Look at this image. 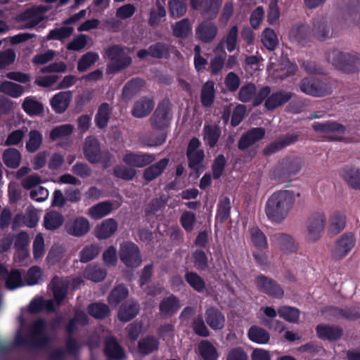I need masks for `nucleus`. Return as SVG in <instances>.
I'll use <instances>...</instances> for the list:
<instances>
[{
	"instance_id": "nucleus-49",
	"label": "nucleus",
	"mask_w": 360,
	"mask_h": 360,
	"mask_svg": "<svg viewBox=\"0 0 360 360\" xmlns=\"http://www.w3.org/2000/svg\"><path fill=\"white\" fill-rule=\"evenodd\" d=\"M74 32L72 27L62 26L59 28L51 30L46 36L47 40H59L68 38Z\"/></svg>"
},
{
	"instance_id": "nucleus-18",
	"label": "nucleus",
	"mask_w": 360,
	"mask_h": 360,
	"mask_svg": "<svg viewBox=\"0 0 360 360\" xmlns=\"http://www.w3.org/2000/svg\"><path fill=\"white\" fill-rule=\"evenodd\" d=\"M256 285L257 288L271 296L276 298H281L283 295V290L274 283L271 279H269L265 276H258L256 279Z\"/></svg>"
},
{
	"instance_id": "nucleus-62",
	"label": "nucleus",
	"mask_w": 360,
	"mask_h": 360,
	"mask_svg": "<svg viewBox=\"0 0 360 360\" xmlns=\"http://www.w3.org/2000/svg\"><path fill=\"white\" fill-rule=\"evenodd\" d=\"M251 239L257 248L263 249L266 247V238L257 226H254L251 229Z\"/></svg>"
},
{
	"instance_id": "nucleus-14",
	"label": "nucleus",
	"mask_w": 360,
	"mask_h": 360,
	"mask_svg": "<svg viewBox=\"0 0 360 360\" xmlns=\"http://www.w3.org/2000/svg\"><path fill=\"white\" fill-rule=\"evenodd\" d=\"M212 20L209 19L204 20L195 28L196 38L202 43H211L218 34V27Z\"/></svg>"
},
{
	"instance_id": "nucleus-64",
	"label": "nucleus",
	"mask_w": 360,
	"mask_h": 360,
	"mask_svg": "<svg viewBox=\"0 0 360 360\" xmlns=\"http://www.w3.org/2000/svg\"><path fill=\"white\" fill-rule=\"evenodd\" d=\"M89 314L97 319H102L109 314V309L107 305L104 304H93L89 307Z\"/></svg>"
},
{
	"instance_id": "nucleus-48",
	"label": "nucleus",
	"mask_w": 360,
	"mask_h": 360,
	"mask_svg": "<svg viewBox=\"0 0 360 360\" xmlns=\"http://www.w3.org/2000/svg\"><path fill=\"white\" fill-rule=\"evenodd\" d=\"M74 130V127L70 124H64L54 127L50 131L49 139L54 141L70 136Z\"/></svg>"
},
{
	"instance_id": "nucleus-54",
	"label": "nucleus",
	"mask_w": 360,
	"mask_h": 360,
	"mask_svg": "<svg viewBox=\"0 0 360 360\" xmlns=\"http://www.w3.org/2000/svg\"><path fill=\"white\" fill-rule=\"evenodd\" d=\"M256 86L255 84L250 82L248 83L240 89L238 93V99L243 103H248L253 100L256 94Z\"/></svg>"
},
{
	"instance_id": "nucleus-43",
	"label": "nucleus",
	"mask_w": 360,
	"mask_h": 360,
	"mask_svg": "<svg viewBox=\"0 0 360 360\" xmlns=\"http://www.w3.org/2000/svg\"><path fill=\"white\" fill-rule=\"evenodd\" d=\"M169 15L172 18H178L184 15L187 11L186 0H169L168 2Z\"/></svg>"
},
{
	"instance_id": "nucleus-33",
	"label": "nucleus",
	"mask_w": 360,
	"mask_h": 360,
	"mask_svg": "<svg viewBox=\"0 0 360 360\" xmlns=\"http://www.w3.org/2000/svg\"><path fill=\"white\" fill-rule=\"evenodd\" d=\"M316 333L319 338L328 340H335L342 335L338 328L323 324L316 326Z\"/></svg>"
},
{
	"instance_id": "nucleus-59",
	"label": "nucleus",
	"mask_w": 360,
	"mask_h": 360,
	"mask_svg": "<svg viewBox=\"0 0 360 360\" xmlns=\"http://www.w3.org/2000/svg\"><path fill=\"white\" fill-rule=\"evenodd\" d=\"M128 294V290L124 286L119 285L115 288L109 295V303L111 305L117 306L120 301L127 297Z\"/></svg>"
},
{
	"instance_id": "nucleus-55",
	"label": "nucleus",
	"mask_w": 360,
	"mask_h": 360,
	"mask_svg": "<svg viewBox=\"0 0 360 360\" xmlns=\"http://www.w3.org/2000/svg\"><path fill=\"white\" fill-rule=\"evenodd\" d=\"M226 166V160L224 155H218L212 165V177L219 179L223 174Z\"/></svg>"
},
{
	"instance_id": "nucleus-9",
	"label": "nucleus",
	"mask_w": 360,
	"mask_h": 360,
	"mask_svg": "<svg viewBox=\"0 0 360 360\" xmlns=\"http://www.w3.org/2000/svg\"><path fill=\"white\" fill-rule=\"evenodd\" d=\"M314 131L328 134L326 136L330 141H340L342 138L338 134L342 135L346 132V127L333 120H327L323 122H315L312 124Z\"/></svg>"
},
{
	"instance_id": "nucleus-26",
	"label": "nucleus",
	"mask_w": 360,
	"mask_h": 360,
	"mask_svg": "<svg viewBox=\"0 0 360 360\" xmlns=\"http://www.w3.org/2000/svg\"><path fill=\"white\" fill-rule=\"evenodd\" d=\"M39 219L38 212L34 209H28L25 213L15 215L11 225H37Z\"/></svg>"
},
{
	"instance_id": "nucleus-53",
	"label": "nucleus",
	"mask_w": 360,
	"mask_h": 360,
	"mask_svg": "<svg viewBox=\"0 0 360 360\" xmlns=\"http://www.w3.org/2000/svg\"><path fill=\"white\" fill-rule=\"evenodd\" d=\"M278 314L280 317L291 323H295L300 318V311L292 307L284 306L278 309Z\"/></svg>"
},
{
	"instance_id": "nucleus-40",
	"label": "nucleus",
	"mask_w": 360,
	"mask_h": 360,
	"mask_svg": "<svg viewBox=\"0 0 360 360\" xmlns=\"http://www.w3.org/2000/svg\"><path fill=\"white\" fill-rule=\"evenodd\" d=\"M43 141L42 134L37 129H32L28 134V139L25 143L26 150L29 153L37 151Z\"/></svg>"
},
{
	"instance_id": "nucleus-24",
	"label": "nucleus",
	"mask_w": 360,
	"mask_h": 360,
	"mask_svg": "<svg viewBox=\"0 0 360 360\" xmlns=\"http://www.w3.org/2000/svg\"><path fill=\"white\" fill-rule=\"evenodd\" d=\"M0 277L6 279V285L10 290H14L25 285L21 278L20 273L17 270L8 274L4 267L0 264Z\"/></svg>"
},
{
	"instance_id": "nucleus-5",
	"label": "nucleus",
	"mask_w": 360,
	"mask_h": 360,
	"mask_svg": "<svg viewBox=\"0 0 360 360\" xmlns=\"http://www.w3.org/2000/svg\"><path fill=\"white\" fill-rule=\"evenodd\" d=\"M328 62L335 68L345 72H355L360 70V58L355 54L344 53L338 49L326 55Z\"/></svg>"
},
{
	"instance_id": "nucleus-47",
	"label": "nucleus",
	"mask_w": 360,
	"mask_h": 360,
	"mask_svg": "<svg viewBox=\"0 0 360 360\" xmlns=\"http://www.w3.org/2000/svg\"><path fill=\"white\" fill-rule=\"evenodd\" d=\"M191 31V27L188 18H184L172 25L173 35L177 38H186Z\"/></svg>"
},
{
	"instance_id": "nucleus-22",
	"label": "nucleus",
	"mask_w": 360,
	"mask_h": 360,
	"mask_svg": "<svg viewBox=\"0 0 360 360\" xmlns=\"http://www.w3.org/2000/svg\"><path fill=\"white\" fill-rule=\"evenodd\" d=\"M155 106L153 99L142 97L135 102L132 109V115L137 118H142L148 116Z\"/></svg>"
},
{
	"instance_id": "nucleus-17",
	"label": "nucleus",
	"mask_w": 360,
	"mask_h": 360,
	"mask_svg": "<svg viewBox=\"0 0 360 360\" xmlns=\"http://www.w3.org/2000/svg\"><path fill=\"white\" fill-rule=\"evenodd\" d=\"M169 162V159L164 158L154 164L148 165V167L143 171V179L147 182H150L157 179L165 172Z\"/></svg>"
},
{
	"instance_id": "nucleus-44",
	"label": "nucleus",
	"mask_w": 360,
	"mask_h": 360,
	"mask_svg": "<svg viewBox=\"0 0 360 360\" xmlns=\"http://www.w3.org/2000/svg\"><path fill=\"white\" fill-rule=\"evenodd\" d=\"M167 139V132H160L158 135L147 133L141 138L142 143L148 147H156L163 144Z\"/></svg>"
},
{
	"instance_id": "nucleus-8",
	"label": "nucleus",
	"mask_w": 360,
	"mask_h": 360,
	"mask_svg": "<svg viewBox=\"0 0 360 360\" xmlns=\"http://www.w3.org/2000/svg\"><path fill=\"white\" fill-rule=\"evenodd\" d=\"M45 328V323L41 320H39L32 326L29 336L25 338L23 333L22 325H21L20 328L17 331L15 335V344L20 345L28 342L39 345L44 343L46 339Z\"/></svg>"
},
{
	"instance_id": "nucleus-42",
	"label": "nucleus",
	"mask_w": 360,
	"mask_h": 360,
	"mask_svg": "<svg viewBox=\"0 0 360 360\" xmlns=\"http://www.w3.org/2000/svg\"><path fill=\"white\" fill-rule=\"evenodd\" d=\"M312 33L319 40L323 41L333 36V32H330V27L327 23L323 20H315Z\"/></svg>"
},
{
	"instance_id": "nucleus-16",
	"label": "nucleus",
	"mask_w": 360,
	"mask_h": 360,
	"mask_svg": "<svg viewBox=\"0 0 360 360\" xmlns=\"http://www.w3.org/2000/svg\"><path fill=\"white\" fill-rule=\"evenodd\" d=\"M297 134H287L281 139L270 143L263 150V154L266 156H270L284 148L293 144L298 140Z\"/></svg>"
},
{
	"instance_id": "nucleus-57",
	"label": "nucleus",
	"mask_w": 360,
	"mask_h": 360,
	"mask_svg": "<svg viewBox=\"0 0 360 360\" xmlns=\"http://www.w3.org/2000/svg\"><path fill=\"white\" fill-rule=\"evenodd\" d=\"M185 279L190 286L197 292H201L205 288V283L204 280L195 273H186L185 275Z\"/></svg>"
},
{
	"instance_id": "nucleus-6",
	"label": "nucleus",
	"mask_w": 360,
	"mask_h": 360,
	"mask_svg": "<svg viewBox=\"0 0 360 360\" xmlns=\"http://www.w3.org/2000/svg\"><path fill=\"white\" fill-rule=\"evenodd\" d=\"M172 118L171 103L167 98L163 99L157 106L154 113L150 118L153 129L160 132H166Z\"/></svg>"
},
{
	"instance_id": "nucleus-19",
	"label": "nucleus",
	"mask_w": 360,
	"mask_h": 360,
	"mask_svg": "<svg viewBox=\"0 0 360 360\" xmlns=\"http://www.w3.org/2000/svg\"><path fill=\"white\" fill-rule=\"evenodd\" d=\"M221 129L217 124H205L202 129L205 144L210 148H214L221 137Z\"/></svg>"
},
{
	"instance_id": "nucleus-2",
	"label": "nucleus",
	"mask_w": 360,
	"mask_h": 360,
	"mask_svg": "<svg viewBox=\"0 0 360 360\" xmlns=\"http://www.w3.org/2000/svg\"><path fill=\"white\" fill-rule=\"evenodd\" d=\"M295 202V196L293 191H275L269 197L265 205L267 218L273 223H282L293 207Z\"/></svg>"
},
{
	"instance_id": "nucleus-39",
	"label": "nucleus",
	"mask_w": 360,
	"mask_h": 360,
	"mask_svg": "<svg viewBox=\"0 0 360 360\" xmlns=\"http://www.w3.org/2000/svg\"><path fill=\"white\" fill-rule=\"evenodd\" d=\"M231 209V200L229 197H222L217 205V212L216 214V221L224 224L230 217Z\"/></svg>"
},
{
	"instance_id": "nucleus-51",
	"label": "nucleus",
	"mask_w": 360,
	"mask_h": 360,
	"mask_svg": "<svg viewBox=\"0 0 360 360\" xmlns=\"http://www.w3.org/2000/svg\"><path fill=\"white\" fill-rule=\"evenodd\" d=\"M106 355L112 359H120L123 357V351L119 346L117 341L110 338L106 340V345L105 348Z\"/></svg>"
},
{
	"instance_id": "nucleus-60",
	"label": "nucleus",
	"mask_w": 360,
	"mask_h": 360,
	"mask_svg": "<svg viewBox=\"0 0 360 360\" xmlns=\"http://www.w3.org/2000/svg\"><path fill=\"white\" fill-rule=\"evenodd\" d=\"M246 112V106L243 104H238L233 110L231 118V125L233 127L238 126L244 120Z\"/></svg>"
},
{
	"instance_id": "nucleus-21",
	"label": "nucleus",
	"mask_w": 360,
	"mask_h": 360,
	"mask_svg": "<svg viewBox=\"0 0 360 360\" xmlns=\"http://www.w3.org/2000/svg\"><path fill=\"white\" fill-rule=\"evenodd\" d=\"M292 97V93L276 91L266 98L264 106L268 110H273L281 105L288 103Z\"/></svg>"
},
{
	"instance_id": "nucleus-15",
	"label": "nucleus",
	"mask_w": 360,
	"mask_h": 360,
	"mask_svg": "<svg viewBox=\"0 0 360 360\" xmlns=\"http://www.w3.org/2000/svg\"><path fill=\"white\" fill-rule=\"evenodd\" d=\"M278 169L282 177H290L300 170L301 160L294 156L286 157L279 162Z\"/></svg>"
},
{
	"instance_id": "nucleus-12",
	"label": "nucleus",
	"mask_w": 360,
	"mask_h": 360,
	"mask_svg": "<svg viewBox=\"0 0 360 360\" xmlns=\"http://www.w3.org/2000/svg\"><path fill=\"white\" fill-rule=\"evenodd\" d=\"M155 160V155L149 153L128 152L122 158L123 162L134 169L147 167Z\"/></svg>"
},
{
	"instance_id": "nucleus-1",
	"label": "nucleus",
	"mask_w": 360,
	"mask_h": 360,
	"mask_svg": "<svg viewBox=\"0 0 360 360\" xmlns=\"http://www.w3.org/2000/svg\"><path fill=\"white\" fill-rule=\"evenodd\" d=\"M83 282L81 278L70 280L68 278H59L55 277L51 281L49 288L53 291L55 301L44 300L41 297L34 299L30 304L29 310L32 313L40 311H52L54 310L56 303L59 305L65 297L68 288L75 289Z\"/></svg>"
},
{
	"instance_id": "nucleus-28",
	"label": "nucleus",
	"mask_w": 360,
	"mask_h": 360,
	"mask_svg": "<svg viewBox=\"0 0 360 360\" xmlns=\"http://www.w3.org/2000/svg\"><path fill=\"white\" fill-rule=\"evenodd\" d=\"M311 29L307 25H294L290 32V37L298 44L304 45L309 41L311 36Z\"/></svg>"
},
{
	"instance_id": "nucleus-13",
	"label": "nucleus",
	"mask_w": 360,
	"mask_h": 360,
	"mask_svg": "<svg viewBox=\"0 0 360 360\" xmlns=\"http://www.w3.org/2000/svg\"><path fill=\"white\" fill-rule=\"evenodd\" d=\"M266 134L263 127H252L244 132L238 141V148L244 151L262 140Z\"/></svg>"
},
{
	"instance_id": "nucleus-23",
	"label": "nucleus",
	"mask_w": 360,
	"mask_h": 360,
	"mask_svg": "<svg viewBox=\"0 0 360 360\" xmlns=\"http://www.w3.org/2000/svg\"><path fill=\"white\" fill-rule=\"evenodd\" d=\"M145 84V80L139 77L132 78L128 81L122 89V96L123 99L125 101L131 100L139 93Z\"/></svg>"
},
{
	"instance_id": "nucleus-61",
	"label": "nucleus",
	"mask_w": 360,
	"mask_h": 360,
	"mask_svg": "<svg viewBox=\"0 0 360 360\" xmlns=\"http://www.w3.org/2000/svg\"><path fill=\"white\" fill-rule=\"evenodd\" d=\"M41 278V269L38 266H32L28 270L25 278L24 283L27 285H34L39 283Z\"/></svg>"
},
{
	"instance_id": "nucleus-35",
	"label": "nucleus",
	"mask_w": 360,
	"mask_h": 360,
	"mask_svg": "<svg viewBox=\"0 0 360 360\" xmlns=\"http://www.w3.org/2000/svg\"><path fill=\"white\" fill-rule=\"evenodd\" d=\"M2 160L6 166L9 168L15 169L20 164L21 154L18 149L8 148L4 151Z\"/></svg>"
},
{
	"instance_id": "nucleus-52",
	"label": "nucleus",
	"mask_w": 360,
	"mask_h": 360,
	"mask_svg": "<svg viewBox=\"0 0 360 360\" xmlns=\"http://www.w3.org/2000/svg\"><path fill=\"white\" fill-rule=\"evenodd\" d=\"M98 55L94 52H87L82 56L77 63V70L79 72H85L98 59Z\"/></svg>"
},
{
	"instance_id": "nucleus-29",
	"label": "nucleus",
	"mask_w": 360,
	"mask_h": 360,
	"mask_svg": "<svg viewBox=\"0 0 360 360\" xmlns=\"http://www.w3.org/2000/svg\"><path fill=\"white\" fill-rule=\"evenodd\" d=\"M111 111L112 108L108 103H102L98 106V111L95 115V124L98 129H103L107 127Z\"/></svg>"
},
{
	"instance_id": "nucleus-56",
	"label": "nucleus",
	"mask_w": 360,
	"mask_h": 360,
	"mask_svg": "<svg viewBox=\"0 0 360 360\" xmlns=\"http://www.w3.org/2000/svg\"><path fill=\"white\" fill-rule=\"evenodd\" d=\"M139 311V305L135 303H129L122 306L119 311V318L123 321H128L133 319Z\"/></svg>"
},
{
	"instance_id": "nucleus-38",
	"label": "nucleus",
	"mask_w": 360,
	"mask_h": 360,
	"mask_svg": "<svg viewBox=\"0 0 360 360\" xmlns=\"http://www.w3.org/2000/svg\"><path fill=\"white\" fill-rule=\"evenodd\" d=\"M113 209V205L110 201H104L92 206L89 214L92 219H100L109 214Z\"/></svg>"
},
{
	"instance_id": "nucleus-37",
	"label": "nucleus",
	"mask_w": 360,
	"mask_h": 360,
	"mask_svg": "<svg viewBox=\"0 0 360 360\" xmlns=\"http://www.w3.org/2000/svg\"><path fill=\"white\" fill-rule=\"evenodd\" d=\"M248 338L253 342L264 345L270 340L269 333L264 328L257 326L250 327L248 332Z\"/></svg>"
},
{
	"instance_id": "nucleus-25",
	"label": "nucleus",
	"mask_w": 360,
	"mask_h": 360,
	"mask_svg": "<svg viewBox=\"0 0 360 360\" xmlns=\"http://www.w3.org/2000/svg\"><path fill=\"white\" fill-rule=\"evenodd\" d=\"M207 323L213 330H221L225 325V316L218 309L210 308L207 310L205 314Z\"/></svg>"
},
{
	"instance_id": "nucleus-36",
	"label": "nucleus",
	"mask_w": 360,
	"mask_h": 360,
	"mask_svg": "<svg viewBox=\"0 0 360 360\" xmlns=\"http://www.w3.org/2000/svg\"><path fill=\"white\" fill-rule=\"evenodd\" d=\"M222 4V0H205L202 8V15L206 16L209 20H214L217 18Z\"/></svg>"
},
{
	"instance_id": "nucleus-7",
	"label": "nucleus",
	"mask_w": 360,
	"mask_h": 360,
	"mask_svg": "<svg viewBox=\"0 0 360 360\" xmlns=\"http://www.w3.org/2000/svg\"><path fill=\"white\" fill-rule=\"evenodd\" d=\"M300 88L302 92L316 97L330 95L333 92L332 85L329 82L312 77L302 79Z\"/></svg>"
},
{
	"instance_id": "nucleus-32",
	"label": "nucleus",
	"mask_w": 360,
	"mask_h": 360,
	"mask_svg": "<svg viewBox=\"0 0 360 360\" xmlns=\"http://www.w3.org/2000/svg\"><path fill=\"white\" fill-rule=\"evenodd\" d=\"M22 108L30 116H38L44 112L43 104L33 96H27L22 103Z\"/></svg>"
},
{
	"instance_id": "nucleus-20",
	"label": "nucleus",
	"mask_w": 360,
	"mask_h": 360,
	"mask_svg": "<svg viewBox=\"0 0 360 360\" xmlns=\"http://www.w3.org/2000/svg\"><path fill=\"white\" fill-rule=\"evenodd\" d=\"M71 99L72 92L70 91H60L51 98V108L56 113H63L69 107Z\"/></svg>"
},
{
	"instance_id": "nucleus-58",
	"label": "nucleus",
	"mask_w": 360,
	"mask_h": 360,
	"mask_svg": "<svg viewBox=\"0 0 360 360\" xmlns=\"http://www.w3.org/2000/svg\"><path fill=\"white\" fill-rule=\"evenodd\" d=\"M199 350L205 360H216L218 356L215 347L207 341L200 342Z\"/></svg>"
},
{
	"instance_id": "nucleus-46",
	"label": "nucleus",
	"mask_w": 360,
	"mask_h": 360,
	"mask_svg": "<svg viewBox=\"0 0 360 360\" xmlns=\"http://www.w3.org/2000/svg\"><path fill=\"white\" fill-rule=\"evenodd\" d=\"M179 308V302L174 296H169L163 300L160 305L161 314L164 316H169L176 312Z\"/></svg>"
},
{
	"instance_id": "nucleus-50",
	"label": "nucleus",
	"mask_w": 360,
	"mask_h": 360,
	"mask_svg": "<svg viewBox=\"0 0 360 360\" xmlns=\"http://www.w3.org/2000/svg\"><path fill=\"white\" fill-rule=\"evenodd\" d=\"M263 45L269 51H274L278 45V38L271 28H266L262 34Z\"/></svg>"
},
{
	"instance_id": "nucleus-27",
	"label": "nucleus",
	"mask_w": 360,
	"mask_h": 360,
	"mask_svg": "<svg viewBox=\"0 0 360 360\" xmlns=\"http://www.w3.org/2000/svg\"><path fill=\"white\" fill-rule=\"evenodd\" d=\"M341 175L347 184L353 189L360 190V169L352 167H345Z\"/></svg>"
},
{
	"instance_id": "nucleus-63",
	"label": "nucleus",
	"mask_w": 360,
	"mask_h": 360,
	"mask_svg": "<svg viewBox=\"0 0 360 360\" xmlns=\"http://www.w3.org/2000/svg\"><path fill=\"white\" fill-rule=\"evenodd\" d=\"M188 160V167L191 169L197 170L205 158V153L202 150H198L195 152L186 153Z\"/></svg>"
},
{
	"instance_id": "nucleus-11",
	"label": "nucleus",
	"mask_w": 360,
	"mask_h": 360,
	"mask_svg": "<svg viewBox=\"0 0 360 360\" xmlns=\"http://www.w3.org/2000/svg\"><path fill=\"white\" fill-rule=\"evenodd\" d=\"M356 239L352 233L342 235L331 250L332 257L338 260L345 258L354 247Z\"/></svg>"
},
{
	"instance_id": "nucleus-31",
	"label": "nucleus",
	"mask_w": 360,
	"mask_h": 360,
	"mask_svg": "<svg viewBox=\"0 0 360 360\" xmlns=\"http://www.w3.org/2000/svg\"><path fill=\"white\" fill-rule=\"evenodd\" d=\"M151 57L156 59H168L174 46L164 42H156L150 46Z\"/></svg>"
},
{
	"instance_id": "nucleus-45",
	"label": "nucleus",
	"mask_w": 360,
	"mask_h": 360,
	"mask_svg": "<svg viewBox=\"0 0 360 360\" xmlns=\"http://www.w3.org/2000/svg\"><path fill=\"white\" fill-rule=\"evenodd\" d=\"M0 92L13 98H18L23 94L24 87L12 82L4 81L0 84Z\"/></svg>"
},
{
	"instance_id": "nucleus-41",
	"label": "nucleus",
	"mask_w": 360,
	"mask_h": 360,
	"mask_svg": "<svg viewBox=\"0 0 360 360\" xmlns=\"http://www.w3.org/2000/svg\"><path fill=\"white\" fill-rule=\"evenodd\" d=\"M136 169L127 165H117L113 167L112 174L115 177L124 181H131L136 176Z\"/></svg>"
},
{
	"instance_id": "nucleus-10",
	"label": "nucleus",
	"mask_w": 360,
	"mask_h": 360,
	"mask_svg": "<svg viewBox=\"0 0 360 360\" xmlns=\"http://www.w3.org/2000/svg\"><path fill=\"white\" fill-rule=\"evenodd\" d=\"M120 259L127 266L136 267L141 263L138 246L131 242L123 243L120 249Z\"/></svg>"
},
{
	"instance_id": "nucleus-30",
	"label": "nucleus",
	"mask_w": 360,
	"mask_h": 360,
	"mask_svg": "<svg viewBox=\"0 0 360 360\" xmlns=\"http://www.w3.org/2000/svg\"><path fill=\"white\" fill-rule=\"evenodd\" d=\"M214 82L212 80H208L202 85L201 89L200 101L202 105L205 108L210 107L214 103Z\"/></svg>"
},
{
	"instance_id": "nucleus-3",
	"label": "nucleus",
	"mask_w": 360,
	"mask_h": 360,
	"mask_svg": "<svg viewBox=\"0 0 360 360\" xmlns=\"http://www.w3.org/2000/svg\"><path fill=\"white\" fill-rule=\"evenodd\" d=\"M105 58L110 62L107 64L108 74H116L127 68L132 63L131 58L125 53L124 47L113 44L105 50Z\"/></svg>"
},
{
	"instance_id": "nucleus-34",
	"label": "nucleus",
	"mask_w": 360,
	"mask_h": 360,
	"mask_svg": "<svg viewBox=\"0 0 360 360\" xmlns=\"http://www.w3.org/2000/svg\"><path fill=\"white\" fill-rule=\"evenodd\" d=\"M238 27L237 25L232 26L227 34L224 36L223 40L217 45V49H223V43L226 44L229 52L233 51L238 44Z\"/></svg>"
},
{
	"instance_id": "nucleus-4",
	"label": "nucleus",
	"mask_w": 360,
	"mask_h": 360,
	"mask_svg": "<svg viewBox=\"0 0 360 360\" xmlns=\"http://www.w3.org/2000/svg\"><path fill=\"white\" fill-rule=\"evenodd\" d=\"M86 159L91 164L101 163L103 168H108L112 155L108 150H101L100 143L94 136H87L83 147Z\"/></svg>"
}]
</instances>
